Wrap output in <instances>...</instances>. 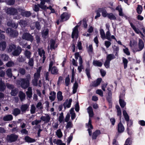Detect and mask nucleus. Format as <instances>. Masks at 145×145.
<instances>
[{"label":"nucleus","instance_id":"obj_1","mask_svg":"<svg viewBox=\"0 0 145 145\" xmlns=\"http://www.w3.org/2000/svg\"><path fill=\"white\" fill-rule=\"evenodd\" d=\"M7 12L8 14H10L12 15L16 14L17 12H20L22 15L26 17H29L30 15V12L28 11H24L20 9H18L16 10L14 8H8L7 9Z\"/></svg>","mask_w":145,"mask_h":145},{"label":"nucleus","instance_id":"obj_2","mask_svg":"<svg viewBox=\"0 0 145 145\" xmlns=\"http://www.w3.org/2000/svg\"><path fill=\"white\" fill-rule=\"evenodd\" d=\"M87 110L89 114V119L88 123L86 124V125L87 128H88V130L89 132V135L90 136L92 132L91 129H93V127L91 124V120L90 118L93 117V113L92 108L91 106L88 107L87 108Z\"/></svg>","mask_w":145,"mask_h":145},{"label":"nucleus","instance_id":"obj_3","mask_svg":"<svg viewBox=\"0 0 145 145\" xmlns=\"http://www.w3.org/2000/svg\"><path fill=\"white\" fill-rule=\"evenodd\" d=\"M31 79L30 76L28 75L26 78L22 79L20 82L21 83V86L24 89L27 88L29 85V81Z\"/></svg>","mask_w":145,"mask_h":145},{"label":"nucleus","instance_id":"obj_4","mask_svg":"<svg viewBox=\"0 0 145 145\" xmlns=\"http://www.w3.org/2000/svg\"><path fill=\"white\" fill-rule=\"evenodd\" d=\"M50 0H40L41 2L40 4H38V5H35L33 8V10L35 11H38L39 10V7L43 9H45L46 8V6L44 4L45 2H48Z\"/></svg>","mask_w":145,"mask_h":145},{"label":"nucleus","instance_id":"obj_5","mask_svg":"<svg viewBox=\"0 0 145 145\" xmlns=\"http://www.w3.org/2000/svg\"><path fill=\"white\" fill-rule=\"evenodd\" d=\"M6 33L9 35L11 37H15L18 34V32L16 31H13L11 28H8L6 30Z\"/></svg>","mask_w":145,"mask_h":145},{"label":"nucleus","instance_id":"obj_6","mask_svg":"<svg viewBox=\"0 0 145 145\" xmlns=\"http://www.w3.org/2000/svg\"><path fill=\"white\" fill-rule=\"evenodd\" d=\"M23 39H24L32 42L33 40V36L28 33H24L22 37Z\"/></svg>","mask_w":145,"mask_h":145},{"label":"nucleus","instance_id":"obj_7","mask_svg":"<svg viewBox=\"0 0 145 145\" xmlns=\"http://www.w3.org/2000/svg\"><path fill=\"white\" fill-rule=\"evenodd\" d=\"M70 16V14L67 12L63 13L61 16V20L62 21L67 20Z\"/></svg>","mask_w":145,"mask_h":145},{"label":"nucleus","instance_id":"obj_8","mask_svg":"<svg viewBox=\"0 0 145 145\" xmlns=\"http://www.w3.org/2000/svg\"><path fill=\"white\" fill-rule=\"evenodd\" d=\"M18 137L17 135L12 134L7 136V139L8 141L12 142L16 141Z\"/></svg>","mask_w":145,"mask_h":145},{"label":"nucleus","instance_id":"obj_9","mask_svg":"<svg viewBox=\"0 0 145 145\" xmlns=\"http://www.w3.org/2000/svg\"><path fill=\"white\" fill-rule=\"evenodd\" d=\"M78 26L77 25L73 29L72 34V38H75L77 39L78 37Z\"/></svg>","mask_w":145,"mask_h":145},{"label":"nucleus","instance_id":"obj_10","mask_svg":"<svg viewBox=\"0 0 145 145\" xmlns=\"http://www.w3.org/2000/svg\"><path fill=\"white\" fill-rule=\"evenodd\" d=\"M123 114L125 119L127 121V125H129V126L131 125L132 123L129 121V117L126 111L125 110H124L123 112Z\"/></svg>","mask_w":145,"mask_h":145},{"label":"nucleus","instance_id":"obj_11","mask_svg":"<svg viewBox=\"0 0 145 145\" xmlns=\"http://www.w3.org/2000/svg\"><path fill=\"white\" fill-rule=\"evenodd\" d=\"M124 127L120 121L118 125L117 130L119 133H123L124 130Z\"/></svg>","mask_w":145,"mask_h":145},{"label":"nucleus","instance_id":"obj_12","mask_svg":"<svg viewBox=\"0 0 145 145\" xmlns=\"http://www.w3.org/2000/svg\"><path fill=\"white\" fill-rule=\"evenodd\" d=\"M124 95H121L120 96L119 103L121 108H124L126 105V103L122 99L124 97Z\"/></svg>","mask_w":145,"mask_h":145},{"label":"nucleus","instance_id":"obj_13","mask_svg":"<svg viewBox=\"0 0 145 145\" xmlns=\"http://www.w3.org/2000/svg\"><path fill=\"white\" fill-rule=\"evenodd\" d=\"M38 51L39 55L41 57H42V56H43L42 57L43 58L42 62L43 63H44L46 58L44 56L45 52L44 50L42 48L39 49H38Z\"/></svg>","mask_w":145,"mask_h":145},{"label":"nucleus","instance_id":"obj_14","mask_svg":"<svg viewBox=\"0 0 145 145\" xmlns=\"http://www.w3.org/2000/svg\"><path fill=\"white\" fill-rule=\"evenodd\" d=\"M40 119L46 123H48L50 120V118L49 115L46 114L45 116H42L40 117Z\"/></svg>","mask_w":145,"mask_h":145},{"label":"nucleus","instance_id":"obj_15","mask_svg":"<svg viewBox=\"0 0 145 145\" xmlns=\"http://www.w3.org/2000/svg\"><path fill=\"white\" fill-rule=\"evenodd\" d=\"M72 101V99H69V100H66L64 105L65 108H70L71 107Z\"/></svg>","mask_w":145,"mask_h":145},{"label":"nucleus","instance_id":"obj_16","mask_svg":"<svg viewBox=\"0 0 145 145\" xmlns=\"http://www.w3.org/2000/svg\"><path fill=\"white\" fill-rule=\"evenodd\" d=\"M131 27L137 33L141 35L142 37L144 36L143 34L138 28H136L132 24H131Z\"/></svg>","mask_w":145,"mask_h":145},{"label":"nucleus","instance_id":"obj_17","mask_svg":"<svg viewBox=\"0 0 145 145\" xmlns=\"http://www.w3.org/2000/svg\"><path fill=\"white\" fill-rule=\"evenodd\" d=\"M49 98L52 101L54 100L56 97V93L54 91L51 92L50 94Z\"/></svg>","mask_w":145,"mask_h":145},{"label":"nucleus","instance_id":"obj_18","mask_svg":"<svg viewBox=\"0 0 145 145\" xmlns=\"http://www.w3.org/2000/svg\"><path fill=\"white\" fill-rule=\"evenodd\" d=\"M21 47H18L12 53L13 55L14 56H17L19 55L21 52Z\"/></svg>","mask_w":145,"mask_h":145},{"label":"nucleus","instance_id":"obj_19","mask_svg":"<svg viewBox=\"0 0 145 145\" xmlns=\"http://www.w3.org/2000/svg\"><path fill=\"white\" fill-rule=\"evenodd\" d=\"M41 69V67H39L37 69V72L35 73L34 74V78L35 79H38L40 76V72Z\"/></svg>","mask_w":145,"mask_h":145},{"label":"nucleus","instance_id":"obj_20","mask_svg":"<svg viewBox=\"0 0 145 145\" xmlns=\"http://www.w3.org/2000/svg\"><path fill=\"white\" fill-rule=\"evenodd\" d=\"M102 79L101 78H98L96 81L93 82L92 83V86L94 87H96L100 84Z\"/></svg>","mask_w":145,"mask_h":145},{"label":"nucleus","instance_id":"obj_21","mask_svg":"<svg viewBox=\"0 0 145 145\" xmlns=\"http://www.w3.org/2000/svg\"><path fill=\"white\" fill-rule=\"evenodd\" d=\"M99 11L101 12L102 15L104 17H106L108 16L109 14L106 11L104 8H101L99 10Z\"/></svg>","mask_w":145,"mask_h":145},{"label":"nucleus","instance_id":"obj_22","mask_svg":"<svg viewBox=\"0 0 145 145\" xmlns=\"http://www.w3.org/2000/svg\"><path fill=\"white\" fill-rule=\"evenodd\" d=\"M62 93L61 91L57 92V97L58 101H61L62 100L63 97L62 95Z\"/></svg>","mask_w":145,"mask_h":145},{"label":"nucleus","instance_id":"obj_23","mask_svg":"<svg viewBox=\"0 0 145 145\" xmlns=\"http://www.w3.org/2000/svg\"><path fill=\"white\" fill-rule=\"evenodd\" d=\"M13 119L12 116L10 114L8 115L4 116L3 119L5 121H9Z\"/></svg>","mask_w":145,"mask_h":145},{"label":"nucleus","instance_id":"obj_24","mask_svg":"<svg viewBox=\"0 0 145 145\" xmlns=\"http://www.w3.org/2000/svg\"><path fill=\"white\" fill-rule=\"evenodd\" d=\"M26 94L27 97L30 98L32 97V88L31 87H29L28 88L27 91L26 92Z\"/></svg>","mask_w":145,"mask_h":145},{"label":"nucleus","instance_id":"obj_25","mask_svg":"<svg viewBox=\"0 0 145 145\" xmlns=\"http://www.w3.org/2000/svg\"><path fill=\"white\" fill-rule=\"evenodd\" d=\"M144 44L143 42L141 40L139 39L138 42V47L139 48L138 51L142 50L144 48Z\"/></svg>","mask_w":145,"mask_h":145},{"label":"nucleus","instance_id":"obj_26","mask_svg":"<svg viewBox=\"0 0 145 145\" xmlns=\"http://www.w3.org/2000/svg\"><path fill=\"white\" fill-rule=\"evenodd\" d=\"M101 133L99 130H96L93 133L92 138L93 139H95Z\"/></svg>","mask_w":145,"mask_h":145},{"label":"nucleus","instance_id":"obj_27","mask_svg":"<svg viewBox=\"0 0 145 145\" xmlns=\"http://www.w3.org/2000/svg\"><path fill=\"white\" fill-rule=\"evenodd\" d=\"M19 97L21 101H22L25 99V93L21 91L19 92Z\"/></svg>","mask_w":145,"mask_h":145},{"label":"nucleus","instance_id":"obj_28","mask_svg":"<svg viewBox=\"0 0 145 145\" xmlns=\"http://www.w3.org/2000/svg\"><path fill=\"white\" fill-rule=\"evenodd\" d=\"M6 47V43L5 42H1L0 43V50H4Z\"/></svg>","mask_w":145,"mask_h":145},{"label":"nucleus","instance_id":"obj_29","mask_svg":"<svg viewBox=\"0 0 145 145\" xmlns=\"http://www.w3.org/2000/svg\"><path fill=\"white\" fill-rule=\"evenodd\" d=\"M116 10H118L119 12V15L121 16H123L124 14L122 12V9L120 6L117 7L116 8Z\"/></svg>","mask_w":145,"mask_h":145},{"label":"nucleus","instance_id":"obj_30","mask_svg":"<svg viewBox=\"0 0 145 145\" xmlns=\"http://www.w3.org/2000/svg\"><path fill=\"white\" fill-rule=\"evenodd\" d=\"M49 71H51V72L52 74H57L58 73V70L56 67H54L50 69Z\"/></svg>","mask_w":145,"mask_h":145},{"label":"nucleus","instance_id":"obj_31","mask_svg":"<svg viewBox=\"0 0 145 145\" xmlns=\"http://www.w3.org/2000/svg\"><path fill=\"white\" fill-rule=\"evenodd\" d=\"M93 64L94 66L98 67H101L103 64L101 62L97 60L94 61L93 62Z\"/></svg>","mask_w":145,"mask_h":145},{"label":"nucleus","instance_id":"obj_32","mask_svg":"<svg viewBox=\"0 0 145 145\" xmlns=\"http://www.w3.org/2000/svg\"><path fill=\"white\" fill-rule=\"evenodd\" d=\"M100 33L101 38L103 40L106 39L105 35L104 30L101 29L100 30Z\"/></svg>","mask_w":145,"mask_h":145},{"label":"nucleus","instance_id":"obj_33","mask_svg":"<svg viewBox=\"0 0 145 145\" xmlns=\"http://www.w3.org/2000/svg\"><path fill=\"white\" fill-rule=\"evenodd\" d=\"M111 33L110 32L109 29H108V31L106 32L105 35L106 39L109 40L111 41L110 37Z\"/></svg>","mask_w":145,"mask_h":145},{"label":"nucleus","instance_id":"obj_34","mask_svg":"<svg viewBox=\"0 0 145 145\" xmlns=\"http://www.w3.org/2000/svg\"><path fill=\"white\" fill-rule=\"evenodd\" d=\"M50 46L51 49H54L57 47V45L56 44H55L54 41L52 40H51Z\"/></svg>","mask_w":145,"mask_h":145},{"label":"nucleus","instance_id":"obj_35","mask_svg":"<svg viewBox=\"0 0 145 145\" xmlns=\"http://www.w3.org/2000/svg\"><path fill=\"white\" fill-rule=\"evenodd\" d=\"M25 140L27 142H32L35 141V140L32 139L28 136H26L25 138Z\"/></svg>","mask_w":145,"mask_h":145},{"label":"nucleus","instance_id":"obj_36","mask_svg":"<svg viewBox=\"0 0 145 145\" xmlns=\"http://www.w3.org/2000/svg\"><path fill=\"white\" fill-rule=\"evenodd\" d=\"M29 106V105L28 104H24L22 105L21 110L22 112L25 111Z\"/></svg>","mask_w":145,"mask_h":145},{"label":"nucleus","instance_id":"obj_37","mask_svg":"<svg viewBox=\"0 0 145 145\" xmlns=\"http://www.w3.org/2000/svg\"><path fill=\"white\" fill-rule=\"evenodd\" d=\"M56 134L59 138H61L62 137L63 134L61 129H58L57 131Z\"/></svg>","mask_w":145,"mask_h":145},{"label":"nucleus","instance_id":"obj_38","mask_svg":"<svg viewBox=\"0 0 145 145\" xmlns=\"http://www.w3.org/2000/svg\"><path fill=\"white\" fill-rule=\"evenodd\" d=\"M31 52L28 50H26L24 52V55L28 59H29L31 57Z\"/></svg>","mask_w":145,"mask_h":145},{"label":"nucleus","instance_id":"obj_39","mask_svg":"<svg viewBox=\"0 0 145 145\" xmlns=\"http://www.w3.org/2000/svg\"><path fill=\"white\" fill-rule=\"evenodd\" d=\"M6 74L9 77H11L12 76L11 69H8L6 71Z\"/></svg>","mask_w":145,"mask_h":145},{"label":"nucleus","instance_id":"obj_40","mask_svg":"<svg viewBox=\"0 0 145 145\" xmlns=\"http://www.w3.org/2000/svg\"><path fill=\"white\" fill-rule=\"evenodd\" d=\"M0 57L4 61L7 60L8 57L5 54H2L0 55Z\"/></svg>","mask_w":145,"mask_h":145},{"label":"nucleus","instance_id":"obj_41","mask_svg":"<svg viewBox=\"0 0 145 145\" xmlns=\"http://www.w3.org/2000/svg\"><path fill=\"white\" fill-rule=\"evenodd\" d=\"M49 30L46 29L44 30L42 32V36L44 38H46L47 36Z\"/></svg>","mask_w":145,"mask_h":145},{"label":"nucleus","instance_id":"obj_42","mask_svg":"<svg viewBox=\"0 0 145 145\" xmlns=\"http://www.w3.org/2000/svg\"><path fill=\"white\" fill-rule=\"evenodd\" d=\"M70 114L71 115V119L73 120L75 117L76 115L75 114L74 112V108H72L70 111Z\"/></svg>","mask_w":145,"mask_h":145},{"label":"nucleus","instance_id":"obj_43","mask_svg":"<svg viewBox=\"0 0 145 145\" xmlns=\"http://www.w3.org/2000/svg\"><path fill=\"white\" fill-rule=\"evenodd\" d=\"M115 57L113 54H110L107 56L106 59L110 61L111 60L114 59Z\"/></svg>","mask_w":145,"mask_h":145},{"label":"nucleus","instance_id":"obj_44","mask_svg":"<svg viewBox=\"0 0 145 145\" xmlns=\"http://www.w3.org/2000/svg\"><path fill=\"white\" fill-rule=\"evenodd\" d=\"M64 118L63 114V113H61L59 114L58 118V121L60 123H61L63 121Z\"/></svg>","mask_w":145,"mask_h":145},{"label":"nucleus","instance_id":"obj_45","mask_svg":"<svg viewBox=\"0 0 145 145\" xmlns=\"http://www.w3.org/2000/svg\"><path fill=\"white\" fill-rule=\"evenodd\" d=\"M20 110L18 108L15 109L13 111V114L16 116L20 114Z\"/></svg>","mask_w":145,"mask_h":145},{"label":"nucleus","instance_id":"obj_46","mask_svg":"<svg viewBox=\"0 0 145 145\" xmlns=\"http://www.w3.org/2000/svg\"><path fill=\"white\" fill-rule=\"evenodd\" d=\"M107 17L110 20H114L116 19L115 16L112 13L109 14Z\"/></svg>","mask_w":145,"mask_h":145},{"label":"nucleus","instance_id":"obj_47","mask_svg":"<svg viewBox=\"0 0 145 145\" xmlns=\"http://www.w3.org/2000/svg\"><path fill=\"white\" fill-rule=\"evenodd\" d=\"M123 62L124 64V68L126 69L127 67V64L128 63V61L126 58H123Z\"/></svg>","mask_w":145,"mask_h":145},{"label":"nucleus","instance_id":"obj_48","mask_svg":"<svg viewBox=\"0 0 145 145\" xmlns=\"http://www.w3.org/2000/svg\"><path fill=\"white\" fill-rule=\"evenodd\" d=\"M78 88V84L75 82L74 83L73 87V92L74 93H75L77 89Z\"/></svg>","mask_w":145,"mask_h":145},{"label":"nucleus","instance_id":"obj_49","mask_svg":"<svg viewBox=\"0 0 145 145\" xmlns=\"http://www.w3.org/2000/svg\"><path fill=\"white\" fill-rule=\"evenodd\" d=\"M137 12L139 14H140L142 11V7L140 5H138L137 9Z\"/></svg>","mask_w":145,"mask_h":145},{"label":"nucleus","instance_id":"obj_50","mask_svg":"<svg viewBox=\"0 0 145 145\" xmlns=\"http://www.w3.org/2000/svg\"><path fill=\"white\" fill-rule=\"evenodd\" d=\"M5 88L4 84L1 81H0V90L3 91Z\"/></svg>","mask_w":145,"mask_h":145},{"label":"nucleus","instance_id":"obj_51","mask_svg":"<svg viewBox=\"0 0 145 145\" xmlns=\"http://www.w3.org/2000/svg\"><path fill=\"white\" fill-rule=\"evenodd\" d=\"M7 25H8L10 26H11L12 27H13V28H16L17 27V24H16V23H10L9 22H8L7 23Z\"/></svg>","mask_w":145,"mask_h":145},{"label":"nucleus","instance_id":"obj_52","mask_svg":"<svg viewBox=\"0 0 145 145\" xmlns=\"http://www.w3.org/2000/svg\"><path fill=\"white\" fill-rule=\"evenodd\" d=\"M16 48L15 45L14 44H12L8 48V51L9 52H11L14 49Z\"/></svg>","mask_w":145,"mask_h":145},{"label":"nucleus","instance_id":"obj_53","mask_svg":"<svg viewBox=\"0 0 145 145\" xmlns=\"http://www.w3.org/2000/svg\"><path fill=\"white\" fill-rule=\"evenodd\" d=\"M110 63V61H109V60L107 59L106 60L104 64V65L106 68H108L109 67Z\"/></svg>","mask_w":145,"mask_h":145},{"label":"nucleus","instance_id":"obj_54","mask_svg":"<svg viewBox=\"0 0 145 145\" xmlns=\"http://www.w3.org/2000/svg\"><path fill=\"white\" fill-rule=\"evenodd\" d=\"M28 64L29 65L33 67L34 64L33 59V58H31L29 59Z\"/></svg>","mask_w":145,"mask_h":145},{"label":"nucleus","instance_id":"obj_55","mask_svg":"<svg viewBox=\"0 0 145 145\" xmlns=\"http://www.w3.org/2000/svg\"><path fill=\"white\" fill-rule=\"evenodd\" d=\"M35 106L33 105H31V109H30L31 113V114H34L35 112Z\"/></svg>","mask_w":145,"mask_h":145},{"label":"nucleus","instance_id":"obj_56","mask_svg":"<svg viewBox=\"0 0 145 145\" xmlns=\"http://www.w3.org/2000/svg\"><path fill=\"white\" fill-rule=\"evenodd\" d=\"M131 138H128L126 140L124 145H131Z\"/></svg>","mask_w":145,"mask_h":145},{"label":"nucleus","instance_id":"obj_57","mask_svg":"<svg viewBox=\"0 0 145 145\" xmlns=\"http://www.w3.org/2000/svg\"><path fill=\"white\" fill-rule=\"evenodd\" d=\"M111 44V42L108 40L105 41V45L107 48H108Z\"/></svg>","mask_w":145,"mask_h":145},{"label":"nucleus","instance_id":"obj_58","mask_svg":"<svg viewBox=\"0 0 145 145\" xmlns=\"http://www.w3.org/2000/svg\"><path fill=\"white\" fill-rule=\"evenodd\" d=\"M124 47L125 48L123 49L124 52L127 55H129L130 53L128 49L127 48H125V46H124Z\"/></svg>","mask_w":145,"mask_h":145},{"label":"nucleus","instance_id":"obj_59","mask_svg":"<svg viewBox=\"0 0 145 145\" xmlns=\"http://www.w3.org/2000/svg\"><path fill=\"white\" fill-rule=\"evenodd\" d=\"M14 65V63L12 61H9L6 64V65L8 67L13 66Z\"/></svg>","mask_w":145,"mask_h":145},{"label":"nucleus","instance_id":"obj_60","mask_svg":"<svg viewBox=\"0 0 145 145\" xmlns=\"http://www.w3.org/2000/svg\"><path fill=\"white\" fill-rule=\"evenodd\" d=\"M72 122L71 121H69L67 123V125L66 126L67 129L71 128L72 127Z\"/></svg>","mask_w":145,"mask_h":145},{"label":"nucleus","instance_id":"obj_61","mask_svg":"<svg viewBox=\"0 0 145 145\" xmlns=\"http://www.w3.org/2000/svg\"><path fill=\"white\" fill-rule=\"evenodd\" d=\"M14 0H9L7 1V3L9 5H12L14 3Z\"/></svg>","mask_w":145,"mask_h":145},{"label":"nucleus","instance_id":"obj_62","mask_svg":"<svg viewBox=\"0 0 145 145\" xmlns=\"http://www.w3.org/2000/svg\"><path fill=\"white\" fill-rule=\"evenodd\" d=\"M17 92L18 91L16 89L12 90L11 92V94L12 95L14 96L17 94Z\"/></svg>","mask_w":145,"mask_h":145},{"label":"nucleus","instance_id":"obj_63","mask_svg":"<svg viewBox=\"0 0 145 145\" xmlns=\"http://www.w3.org/2000/svg\"><path fill=\"white\" fill-rule=\"evenodd\" d=\"M70 83V79L69 77L66 78L65 80V84L66 86H68Z\"/></svg>","mask_w":145,"mask_h":145},{"label":"nucleus","instance_id":"obj_64","mask_svg":"<svg viewBox=\"0 0 145 145\" xmlns=\"http://www.w3.org/2000/svg\"><path fill=\"white\" fill-rule=\"evenodd\" d=\"M96 93L101 96H103V92L101 89H98L96 91Z\"/></svg>","mask_w":145,"mask_h":145}]
</instances>
